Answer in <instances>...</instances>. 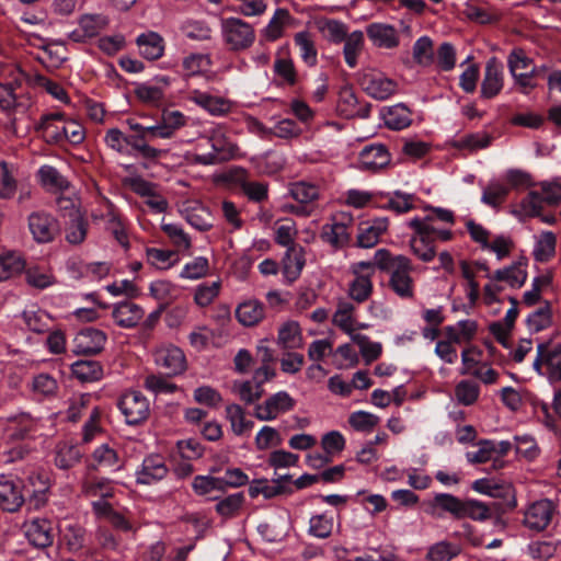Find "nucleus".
Segmentation results:
<instances>
[{"mask_svg":"<svg viewBox=\"0 0 561 561\" xmlns=\"http://www.w3.org/2000/svg\"><path fill=\"white\" fill-rule=\"evenodd\" d=\"M221 35L225 44L234 51L250 48L255 41V32L252 25L239 18L222 20Z\"/></svg>","mask_w":561,"mask_h":561,"instance_id":"5","label":"nucleus"},{"mask_svg":"<svg viewBox=\"0 0 561 561\" xmlns=\"http://www.w3.org/2000/svg\"><path fill=\"white\" fill-rule=\"evenodd\" d=\"M277 344L284 350H296L302 347L304 340L298 322L287 321L278 329Z\"/></svg>","mask_w":561,"mask_h":561,"instance_id":"32","label":"nucleus"},{"mask_svg":"<svg viewBox=\"0 0 561 561\" xmlns=\"http://www.w3.org/2000/svg\"><path fill=\"white\" fill-rule=\"evenodd\" d=\"M352 341L358 345L362 356L364 357L367 364L376 360L382 351L381 344L378 342H373L368 336L355 333L352 334Z\"/></svg>","mask_w":561,"mask_h":561,"instance_id":"54","label":"nucleus"},{"mask_svg":"<svg viewBox=\"0 0 561 561\" xmlns=\"http://www.w3.org/2000/svg\"><path fill=\"white\" fill-rule=\"evenodd\" d=\"M265 134L273 135L283 139H291L299 137L302 133L301 128L290 118H284L277 122L274 127L264 129Z\"/></svg>","mask_w":561,"mask_h":561,"instance_id":"63","label":"nucleus"},{"mask_svg":"<svg viewBox=\"0 0 561 561\" xmlns=\"http://www.w3.org/2000/svg\"><path fill=\"white\" fill-rule=\"evenodd\" d=\"M347 293L357 304L366 301L373 293V282L369 275L355 276L348 285Z\"/></svg>","mask_w":561,"mask_h":561,"instance_id":"44","label":"nucleus"},{"mask_svg":"<svg viewBox=\"0 0 561 561\" xmlns=\"http://www.w3.org/2000/svg\"><path fill=\"white\" fill-rule=\"evenodd\" d=\"M58 204L60 207L68 208L71 206L70 215L72 216L68 227L66 228V239L71 244H80L84 241L88 232L87 220L78 213L73 204L69 199L59 198Z\"/></svg>","mask_w":561,"mask_h":561,"instance_id":"27","label":"nucleus"},{"mask_svg":"<svg viewBox=\"0 0 561 561\" xmlns=\"http://www.w3.org/2000/svg\"><path fill=\"white\" fill-rule=\"evenodd\" d=\"M343 54L348 67L354 68L357 65V56L364 46V34L360 31H354L344 39Z\"/></svg>","mask_w":561,"mask_h":561,"instance_id":"45","label":"nucleus"},{"mask_svg":"<svg viewBox=\"0 0 561 561\" xmlns=\"http://www.w3.org/2000/svg\"><path fill=\"white\" fill-rule=\"evenodd\" d=\"M226 417L230 422L231 431L238 436L247 434L254 425L253 421L247 420L244 409L237 403L226 407Z\"/></svg>","mask_w":561,"mask_h":561,"instance_id":"38","label":"nucleus"},{"mask_svg":"<svg viewBox=\"0 0 561 561\" xmlns=\"http://www.w3.org/2000/svg\"><path fill=\"white\" fill-rule=\"evenodd\" d=\"M137 45L140 54L149 60H156L163 55V38L158 33L149 32L139 35L137 37Z\"/></svg>","mask_w":561,"mask_h":561,"instance_id":"34","label":"nucleus"},{"mask_svg":"<svg viewBox=\"0 0 561 561\" xmlns=\"http://www.w3.org/2000/svg\"><path fill=\"white\" fill-rule=\"evenodd\" d=\"M71 373L82 382H92L103 377V367L96 360L81 359L71 365Z\"/></svg>","mask_w":561,"mask_h":561,"instance_id":"37","label":"nucleus"},{"mask_svg":"<svg viewBox=\"0 0 561 561\" xmlns=\"http://www.w3.org/2000/svg\"><path fill=\"white\" fill-rule=\"evenodd\" d=\"M125 125L133 134L126 135L128 156L137 153L144 159L156 160L161 158L165 151L150 146V141L158 139L150 126H144L134 118H126Z\"/></svg>","mask_w":561,"mask_h":561,"instance_id":"2","label":"nucleus"},{"mask_svg":"<svg viewBox=\"0 0 561 561\" xmlns=\"http://www.w3.org/2000/svg\"><path fill=\"white\" fill-rule=\"evenodd\" d=\"M106 340V334L101 330L83 329L75 336V352L78 354H96L103 350Z\"/></svg>","mask_w":561,"mask_h":561,"instance_id":"20","label":"nucleus"},{"mask_svg":"<svg viewBox=\"0 0 561 561\" xmlns=\"http://www.w3.org/2000/svg\"><path fill=\"white\" fill-rule=\"evenodd\" d=\"M410 248L412 253L423 262H431L436 255L434 242L415 232L410 239Z\"/></svg>","mask_w":561,"mask_h":561,"instance_id":"49","label":"nucleus"},{"mask_svg":"<svg viewBox=\"0 0 561 561\" xmlns=\"http://www.w3.org/2000/svg\"><path fill=\"white\" fill-rule=\"evenodd\" d=\"M556 242V236L552 232H542L534 249L536 260L543 262L550 259L554 254Z\"/></svg>","mask_w":561,"mask_h":561,"instance_id":"62","label":"nucleus"},{"mask_svg":"<svg viewBox=\"0 0 561 561\" xmlns=\"http://www.w3.org/2000/svg\"><path fill=\"white\" fill-rule=\"evenodd\" d=\"M161 229L178 250H188L191 248V238L180 225L162 222Z\"/></svg>","mask_w":561,"mask_h":561,"instance_id":"60","label":"nucleus"},{"mask_svg":"<svg viewBox=\"0 0 561 561\" xmlns=\"http://www.w3.org/2000/svg\"><path fill=\"white\" fill-rule=\"evenodd\" d=\"M108 469L111 471H117L123 468V461L119 458L117 451L108 446L102 444L92 453V463L88 469Z\"/></svg>","mask_w":561,"mask_h":561,"instance_id":"30","label":"nucleus"},{"mask_svg":"<svg viewBox=\"0 0 561 561\" xmlns=\"http://www.w3.org/2000/svg\"><path fill=\"white\" fill-rule=\"evenodd\" d=\"M412 57L416 65L431 67L435 61L433 41L428 36L417 38L412 47Z\"/></svg>","mask_w":561,"mask_h":561,"instance_id":"39","label":"nucleus"},{"mask_svg":"<svg viewBox=\"0 0 561 561\" xmlns=\"http://www.w3.org/2000/svg\"><path fill=\"white\" fill-rule=\"evenodd\" d=\"M145 388L156 396L171 394L178 390V386L171 382L168 378L160 375H149L145 379Z\"/></svg>","mask_w":561,"mask_h":561,"instance_id":"64","label":"nucleus"},{"mask_svg":"<svg viewBox=\"0 0 561 561\" xmlns=\"http://www.w3.org/2000/svg\"><path fill=\"white\" fill-rule=\"evenodd\" d=\"M38 431V420L28 413L8 417L3 436L8 443L30 442Z\"/></svg>","mask_w":561,"mask_h":561,"instance_id":"6","label":"nucleus"},{"mask_svg":"<svg viewBox=\"0 0 561 561\" xmlns=\"http://www.w3.org/2000/svg\"><path fill=\"white\" fill-rule=\"evenodd\" d=\"M355 307L347 300H340L333 314V323L348 334L354 333L355 320L353 318Z\"/></svg>","mask_w":561,"mask_h":561,"instance_id":"42","label":"nucleus"},{"mask_svg":"<svg viewBox=\"0 0 561 561\" xmlns=\"http://www.w3.org/2000/svg\"><path fill=\"white\" fill-rule=\"evenodd\" d=\"M24 534L28 542L36 548L49 547L55 537L53 524L46 518H34L25 523Z\"/></svg>","mask_w":561,"mask_h":561,"instance_id":"16","label":"nucleus"},{"mask_svg":"<svg viewBox=\"0 0 561 561\" xmlns=\"http://www.w3.org/2000/svg\"><path fill=\"white\" fill-rule=\"evenodd\" d=\"M491 144V137L489 134L484 131L468 134L462 137H459L453 141V146L457 149H467L470 151H476L479 149H484L489 147Z\"/></svg>","mask_w":561,"mask_h":561,"instance_id":"48","label":"nucleus"},{"mask_svg":"<svg viewBox=\"0 0 561 561\" xmlns=\"http://www.w3.org/2000/svg\"><path fill=\"white\" fill-rule=\"evenodd\" d=\"M294 42L298 46L300 57L308 66H314L317 64V49L314 43L308 32H298Z\"/></svg>","mask_w":561,"mask_h":561,"instance_id":"53","label":"nucleus"},{"mask_svg":"<svg viewBox=\"0 0 561 561\" xmlns=\"http://www.w3.org/2000/svg\"><path fill=\"white\" fill-rule=\"evenodd\" d=\"M503 87V65L495 57H492L485 64L480 96L486 100L493 99L501 93Z\"/></svg>","mask_w":561,"mask_h":561,"instance_id":"11","label":"nucleus"},{"mask_svg":"<svg viewBox=\"0 0 561 561\" xmlns=\"http://www.w3.org/2000/svg\"><path fill=\"white\" fill-rule=\"evenodd\" d=\"M187 116L178 110H163L157 124L151 125L157 138L171 139L187 125Z\"/></svg>","mask_w":561,"mask_h":561,"instance_id":"17","label":"nucleus"},{"mask_svg":"<svg viewBox=\"0 0 561 561\" xmlns=\"http://www.w3.org/2000/svg\"><path fill=\"white\" fill-rule=\"evenodd\" d=\"M533 368L540 376H547L550 382L561 381V344L540 342Z\"/></svg>","mask_w":561,"mask_h":561,"instance_id":"4","label":"nucleus"},{"mask_svg":"<svg viewBox=\"0 0 561 561\" xmlns=\"http://www.w3.org/2000/svg\"><path fill=\"white\" fill-rule=\"evenodd\" d=\"M25 263L15 252H8L0 256V282L7 280L23 271Z\"/></svg>","mask_w":561,"mask_h":561,"instance_id":"46","label":"nucleus"},{"mask_svg":"<svg viewBox=\"0 0 561 561\" xmlns=\"http://www.w3.org/2000/svg\"><path fill=\"white\" fill-rule=\"evenodd\" d=\"M366 32L368 38L377 47L392 49L399 45V35L392 25L371 23L367 26Z\"/></svg>","mask_w":561,"mask_h":561,"instance_id":"26","label":"nucleus"},{"mask_svg":"<svg viewBox=\"0 0 561 561\" xmlns=\"http://www.w3.org/2000/svg\"><path fill=\"white\" fill-rule=\"evenodd\" d=\"M330 224H325L321 229V239L329 243L334 249L344 248L351 238L348 227L353 221V217L350 214L341 213L340 215L333 216Z\"/></svg>","mask_w":561,"mask_h":561,"instance_id":"9","label":"nucleus"},{"mask_svg":"<svg viewBox=\"0 0 561 561\" xmlns=\"http://www.w3.org/2000/svg\"><path fill=\"white\" fill-rule=\"evenodd\" d=\"M206 137L211 147V151L195 156V162L199 164L211 165L229 160L238 150L237 145L227 137L225 128L221 125H216L210 128Z\"/></svg>","mask_w":561,"mask_h":561,"instance_id":"3","label":"nucleus"},{"mask_svg":"<svg viewBox=\"0 0 561 561\" xmlns=\"http://www.w3.org/2000/svg\"><path fill=\"white\" fill-rule=\"evenodd\" d=\"M390 162V153L382 144H373L363 148L359 153V168L365 171H377Z\"/></svg>","mask_w":561,"mask_h":561,"instance_id":"22","label":"nucleus"},{"mask_svg":"<svg viewBox=\"0 0 561 561\" xmlns=\"http://www.w3.org/2000/svg\"><path fill=\"white\" fill-rule=\"evenodd\" d=\"M289 193L294 199L301 204L311 203L319 197L318 186L302 181L293 183Z\"/></svg>","mask_w":561,"mask_h":561,"instance_id":"61","label":"nucleus"},{"mask_svg":"<svg viewBox=\"0 0 561 561\" xmlns=\"http://www.w3.org/2000/svg\"><path fill=\"white\" fill-rule=\"evenodd\" d=\"M461 553V547L458 543L440 540L427 548L425 554L426 561H453Z\"/></svg>","mask_w":561,"mask_h":561,"instance_id":"35","label":"nucleus"},{"mask_svg":"<svg viewBox=\"0 0 561 561\" xmlns=\"http://www.w3.org/2000/svg\"><path fill=\"white\" fill-rule=\"evenodd\" d=\"M244 500L242 492L230 494L217 502L216 512L224 518H232L238 515Z\"/></svg>","mask_w":561,"mask_h":561,"instance_id":"47","label":"nucleus"},{"mask_svg":"<svg viewBox=\"0 0 561 561\" xmlns=\"http://www.w3.org/2000/svg\"><path fill=\"white\" fill-rule=\"evenodd\" d=\"M117 405L124 414L126 422L130 425L141 423L148 417L150 412L149 401L140 391L136 390L123 393Z\"/></svg>","mask_w":561,"mask_h":561,"instance_id":"8","label":"nucleus"},{"mask_svg":"<svg viewBox=\"0 0 561 561\" xmlns=\"http://www.w3.org/2000/svg\"><path fill=\"white\" fill-rule=\"evenodd\" d=\"M399 267L390 274L389 286L401 298L410 299L414 295V282L411 277L410 259H398Z\"/></svg>","mask_w":561,"mask_h":561,"instance_id":"14","label":"nucleus"},{"mask_svg":"<svg viewBox=\"0 0 561 561\" xmlns=\"http://www.w3.org/2000/svg\"><path fill=\"white\" fill-rule=\"evenodd\" d=\"M479 393L480 387L472 380H461L455 387V397L462 405L473 404L478 400Z\"/></svg>","mask_w":561,"mask_h":561,"instance_id":"57","label":"nucleus"},{"mask_svg":"<svg viewBox=\"0 0 561 561\" xmlns=\"http://www.w3.org/2000/svg\"><path fill=\"white\" fill-rule=\"evenodd\" d=\"M415 201L416 198L413 194L396 191L393 194L389 195L385 208H388L399 215L405 214L414 208Z\"/></svg>","mask_w":561,"mask_h":561,"instance_id":"59","label":"nucleus"},{"mask_svg":"<svg viewBox=\"0 0 561 561\" xmlns=\"http://www.w3.org/2000/svg\"><path fill=\"white\" fill-rule=\"evenodd\" d=\"M290 15L286 9H277L264 28V36L268 41H276L283 35V30Z\"/></svg>","mask_w":561,"mask_h":561,"instance_id":"58","label":"nucleus"},{"mask_svg":"<svg viewBox=\"0 0 561 561\" xmlns=\"http://www.w3.org/2000/svg\"><path fill=\"white\" fill-rule=\"evenodd\" d=\"M168 473L164 460L159 455L147 456L136 471V482L138 484L150 485L162 480Z\"/></svg>","mask_w":561,"mask_h":561,"instance_id":"18","label":"nucleus"},{"mask_svg":"<svg viewBox=\"0 0 561 561\" xmlns=\"http://www.w3.org/2000/svg\"><path fill=\"white\" fill-rule=\"evenodd\" d=\"M26 327L35 333L48 331L50 324L49 316L43 310L28 309L22 314Z\"/></svg>","mask_w":561,"mask_h":561,"instance_id":"56","label":"nucleus"},{"mask_svg":"<svg viewBox=\"0 0 561 561\" xmlns=\"http://www.w3.org/2000/svg\"><path fill=\"white\" fill-rule=\"evenodd\" d=\"M154 362L168 376L180 375L186 369L185 355L174 345L158 348L154 353Z\"/></svg>","mask_w":561,"mask_h":561,"instance_id":"13","label":"nucleus"},{"mask_svg":"<svg viewBox=\"0 0 561 561\" xmlns=\"http://www.w3.org/2000/svg\"><path fill=\"white\" fill-rule=\"evenodd\" d=\"M135 95L146 104L158 106L164 99V90L160 85L146 82L135 88Z\"/></svg>","mask_w":561,"mask_h":561,"instance_id":"51","label":"nucleus"},{"mask_svg":"<svg viewBox=\"0 0 561 561\" xmlns=\"http://www.w3.org/2000/svg\"><path fill=\"white\" fill-rule=\"evenodd\" d=\"M65 115L61 112L44 114L36 124L35 129L48 144H61L62 124Z\"/></svg>","mask_w":561,"mask_h":561,"instance_id":"21","label":"nucleus"},{"mask_svg":"<svg viewBox=\"0 0 561 561\" xmlns=\"http://www.w3.org/2000/svg\"><path fill=\"white\" fill-rule=\"evenodd\" d=\"M552 324V310L549 304L539 307L527 317V325L531 332H539Z\"/></svg>","mask_w":561,"mask_h":561,"instance_id":"55","label":"nucleus"},{"mask_svg":"<svg viewBox=\"0 0 561 561\" xmlns=\"http://www.w3.org/2000/svg\"><path fill=\"white\" fill-rule=\"evenodd\" d=\"M389 221L386 217H379L371 221L358 225L356 244L363 249L375 247L380 237L387 231Z\"/></svg>","mask_w":561,"mask_h":561,"instance_id":"19","label":"nucleus"},{"mask_svg":"<svg viewBox=\"0 0 561 561\" xmlns=\"http://www.w3.org/2000/svg\"><path fill=\"white\" fill-rule=\"evenodd\" d=\"M265 316L264 306L255 299L245 300L236 308V318L243 327L259 324Z\"/></svg>","mask_w":561,"mask_h":561,"instance_id":"31","label":"nucleus"},{"mask_svg":"<svg viewBox=\"0 0 561 561\" xmlns=\"http://www.w3.org/2000/svg\"><path fill=\"white\" fill-rule=\"evenodd\" d=\"M150 295L165 307L178 298L179 291L176 287L169 280H156L150 284Z\"/></svg>","mask_w":561,"mask_h":561,"instance_id":"50","label":"nucleus"},{"mask_svg":"<svg viewBox=\"0 0 561 561\" xmlns=\"http://www.w3.org/2000/svg\"><path fill=\"white\" fill-rule=\"evenodd\" d=\"M38 176L41 183L48 190L65 191L69 187L68 180L51 165H43L38 170Z\"/></svg>","mask_w":561,"mask_h":561,"instance_id":"43","label":"nucleus"},{"mask_svg":"<svg viewBox=\"0 0 561 561\" xmlns=\"http://www.w3.org/2000/svg\"><path fill=\"white\" fill-rule=\"evenodd\" d=\"M385 124L393 130H401L410 126L411 112L404 104L390 106L383 114Z\"/></svg>","mask_w":561,"mask_h":561,"instance_id":"40","label":"nucleus"},{"mask_svg":"<svg viewBox=\"0 0 561 561\" xmlns=\"http://www.w3.org/2000/svg\"><path fill=\"white\" fill-rule=\"evenodd\" d=\"M363 85L365 91L376 100H387L397 91V83L381 73L365 76Z\"/></svg>","mask_w":561,"mask_h":561,"instance_id":"25","label":"nucleus"},{"mask_svg":"<svg viewBox=\"0 0 561 561\" xmlns=\"http://www.w3.org/2000/svg\"><path fill=\"white\" fill-rule=\"evenodd\" d=\"M488 277L497 282H505L513 288H519L525 284L527 278L526 266L520 262L515 263L495 271L493 275L488 274Z\"/></svg>","mask_w":561,"mask_h":561,"instance_id":"33","label":"nucleus"},{"mask_svg":"<svg viewBox=\"0 0 561 561\" xmlns=\"http://www.w3.org/2000/svg\"><path fill=\"white\" fill-rule=\"evenodd\" d=\"M114 485L107 478H100L87 473L80 481L81 494L85 497H100L106 500L114 495Z\"/></svg>","mask_w":561,"mask_h":561,"instance_id":"24","label":"nucleus"},{"mask_svg":"<svg viewBox=\"0 0 561 561\" xmlns=\"http://www.w3.org/2000/svg\"><path fill=\"white\" fill-rule=\"evenodd\" d=\"M296 405V400L284 390L270 396L264 402L256 404L254 416L260 421H273L279 415L291 411Z\"/></svg>","mask_w":561,"mask_h":561,"instance_id":"7","label":"nucleus"},{"mask_svg":"<svg viewBox=\"0 0 561 561\" xmlns=\"http://www.w3.org/2000/svg\"><path fill=\"white\" fill-rule=\"evenodd\" d=\"M82 458L80 449L72 444L61 442L55 449V465L61 470L75 467Z\"/></svg>","mask_w":561,"mask_h":561,"instance_id":"36","label":"nucleus"},{"mask_svg":"<svg viewBox=\"0 0 561 561\" xmlns=\"http://www.w3.org/2000/svg\"><path fill=\"white\" fill-rule=\"evenodd\" d=\"M144 309L131 301L117 302L112 310V318L115 323L124 329L135 328L144 318Z\"/></svg>","mask_w":561,"mask_h":561,"instance_id":"23","label":"nucleus"},{"mask_svg":"<svg viewBox=\"0 0 561 561\" xmlns=\"http://www.w3.org/2000/svg\"><path fill=\"white\" fill-rule=\"evenodd\" d=\"M440 512L449 513L457 519L470 518L476 522H485L492 517L491 507L478 500H460L449 493H437L428 504L426 513L440 517Z\"/></svg>","mask_w":561,"mask_h":561,"instance_id":"1","label":"nucleus"},{"mask_svg":"<svg viewBox=\"0 0 561 561\" xmlns=\"http://www.w3.org/2000/svg\"><path fill=\"white\" fill-rule=\"evenodd\" d=\"M333 517L327 513L317 514L310 517L309 520V535L325 539L331 536L333 530Z\"/></svg>","mask_w":561,"mask_h":561,"instance_id":"52","label":"nucleus"},{"mask_svg":"<svg viewBox=\"0 0 561 561\" xmlns=\"http://www.w3.org/2000/svg\"><path fill=\"white\" fill-rule=\"evenodd\" d=\"M187 100L195 103L209 115L220 117L230 113L232 102L222 96H215L199 90H192L187 93Z\"/></svg>","mask_w":561,"mask_h":561,"instance_id":"15","label":"nucleus"},{"mask_svg":"<svg viewBox=\"0 0 561 561\" xmlns=\"http://www.w3.org/2000/svg\"><path fill=\"white\" fill-rule=\"evenodd\" d=\"M306 264L305 249L300 245H291L283 257V274L288 283L295 282L301 274Z\"/></svg>","mask_w":561,"mask_h":561,"instance_id":"28","label":"nucleus"},{"mask_svg":"<svg viewBox=\"0 0 561 561\" xmlns=\"http://www.w3.org/2000/svg\"><path fill=\"white\" fill-rule=\"evenodd\" d=\"M28 229L38 243L51 242L60 230L57 219L45 211H34L28 216Z\"/></svg>","mask_w":561,"mask_h":561,"instance_id":"10","label":"nucleus"},{"mask_svg":"<svg viewBox=\"0 0 561 561\" xmlns=\"http://www.w3.org/2000/svg\"><path fill=\"white\" fill-rule=\"evenodd\" d=\"M24 503V496L19 483L13 480H0V508L5 512L14 513Z\"/></svg>","mask_w":561,"mask_h":561,"instance_id":"29","label":"nucleus"},{"mask_svg":"<svg viewBox=\"0 0 561 561\" xmlns=\"http://www.w3.org/2000/svg\"><path fill=\"white\" fill-rule=\"evenodd\" d=\"M232 391L239 399L245 404H252L261 399L264 390L263 386L254 379L244 381H234L232 385Z\"/></svg>","mask_w":561,"mask_h":561,"instance_id":"41","label":"nucleus"},{"mask_svg":"<svg viewBox=\"0 0 561 561\" xmlns=\"http://www.w3.org/2000/svg\"><path fill=\"white\" fill-rule=\"evenodd\" d=\"M554 513V505L550 500L543 499L533 503L524 514V525L534 531H541L550 524Z\"/></svg>","mask_w":561,"mask_h":561,"instance_id":"12","label":"nucleus"}]
</instances>
